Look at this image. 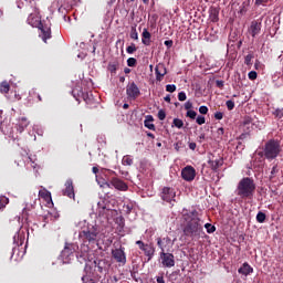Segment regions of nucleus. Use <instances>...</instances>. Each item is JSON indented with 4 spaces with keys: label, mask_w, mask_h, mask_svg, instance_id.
I'll return each instance as SVG.
<instances>
[{
    "label": "nucleus",
    "mask_w": 283,
    "mask_h": 283,
    "mask_svg": "<svg viewBox=\"0 0 283 283\" xmlns=\"http://www.w3.org/2000/svg\"><path fill=\"white\" fill-rule=\"evenodd\" d=\"M76 227L81 229L78 233L83 244H97L101 242V227L98 224L87 223L86 220L80 221Z\"/></svg>",
    "instance_id": "obj_1"
},
{
    "label": "nucleus",
    "mask_w": 283,
    "mask_h": 283,
    "mask_svg": "<svg viewBox=\"0 0 283 283\" xmlns=\"http://www.w3.org/2000/svg\"><path fill=\"white\" fill-rule=\"evenodd\" d=\"M280 151H282V146H280V142L275 139H270L265 146L263 153H259L253 158V161L251 164V169H260L262 165H264V158L268 160H275L276 156H280ZM259 156V160H258Z\"/></svg>",
    "instance_id": "obj_2"
},
{
    "label": "nucleus",
    "mask_w": 283,
    "mask_h": 283,
    "mask_svg": "<svg viewBox=\"0 0 283 283\" xmlns=\"http://www.w3.org/2000/svg\"><path fill=\"white\" fill-rule=\"evenodd\" d=\"M187 224L184 228V233L188 238H198L202 233V224L200 223V218H198L197 211L188 212L184 216Z\"/></svg>",
    "instance_id": "obj_3"
},
{
    "label": "nucleus",
    "mask_w": 283,
    "mask_h": 283,
    "mask_svg": "<svg viewBox=\"0 0 283 283\" xmlns=\"http://www.w3.org/2000/svg\"><path fill=\"white\" fill-rule=\"evenodd\" d=\"M235 193L241 200H251L255 195V181L252 178H242L235 189Z\"/></svg>",
    "instance_id": "obj_4"
},
{
    "label": "nucleus",
    "mask_w": 283,
    "mask_h": 283,
    "mask_svg": "<svg viewBox=\"0 0 283 283\" xmlns=\"http://www.w3.org/2000/svg\"><path fill=\"white\" fill-rule=\"evenodd\" d=\"M21 230H19L14 237H13V243L15 247L12 249L11 259L15 262H19V260L23 259V255H25V251L21 250L20 247H23V241L25 240V237H23Z\"/></svg>",
    "instance_id": "obj_5"
},
{
    "label": "nucleus",
    "mask_w": 283,
    "mask_h": 283,
    "mask_svg": "<svg viewBox=\"0 0 283 283\" xmlns=\"http://www.w3.org/2000/svg\"><path fill=\"white\" fill-rule=\"evenodd\" d=\"M27 22L29 25H32V28H39L42 32V40L44 43L52 36V33L50 32V28H43V23L39 19V17H35L34 14H30L27 19Z\"/></svg>",
    "instance_id": "obj_6"
},
{
    "label": "nucleus",
    "mask_w": 283,
    "mask_h": 283,
    "mask_svg": "<svg viewBox=\"0 0 283 283\" xmlns=\"http://www.w3.org/2000/svg\"><path fill=\"white\" fill-rule=\"evenodd\" d=\"M78 251V244L76 243H65L64 249L61 252V260L63 264H70L74 260V253Z\"/></svg>",
    "instance_id": "obj_7"
},
{
    "label": "nucleus",
    "mask_w": 283,
    "mask_h": 283,
    "mask_svg": "<svg viewBox=\"0 0 283 283\" xmlns=\"http://www.w3.org/2000/svg\"><path fill=\"white\" fill-rule=\"evenodd\" d=\"M112 255L113 259L122 266L127 264V254H125V248L120 247L118 249L112 250Z\"/></svg>",
    "instance_id": "obj_8"
},
{
    "label": "nucleus",
    "mask_w": 283,
    "mask_h": 283,
    "mask_svg": "<svg viewBox=\"0 0 283 283\" xmlns=\"http://www.w3.org/2000/svg\"><path fill=\"white\" fill-rule=\"evenodd\" d=\"M160 260L163 266H165L166 269H171L176 266V259L171 253L160 252Z\"/></svg>",
    "instance_id": "obj_9"
},
{
    "label": "nucleus",
    "mask_w": 283,
    "mask_h": 283,
    "mask_svg": "<svg viewBox=\"0 0 283 283\" xmlns=\"http://www.w3.org/2000/svg\"><path fill=\"white\" fill-rule=\"evenodd\" d=\"M181 178L186 180V182H192V180H196V168L192 166H186L182 168Z\"/></svg>",
    "instance_id": "obj_10"
},
{
    "label": "nucleus",
    "mask_w": 283,
    "mask_h": 283,
    "mask_svg": "<svg viewBox=\"0 0 283 283\" xmlns=\"http://www.w3.org/2000/svg\"><path fill=\"white\" fill-rule=\"evenodd\" d=\"M161 199L165 202H176V190L174 188L165 187L161 191Z\"/></svg>",
    "instance_id": "obj_11"
},
{
    "label": "nucleus",
    "mask_w": 283,
    "mask_h": 283,
    "mask_svg": "<svg viewBox=\"0 0 283 283\" xmlns=\"http://www.w3.org/2000/svg\"><path fill=\"white\" fill-rule=\"evenodd\" d=\"M107 187H114L117 191H127L129 188L125 181L118 178H112L109 182L106 184Z\"/></svg>",
    "instance_id": "obj_12"
},
{
    "label": "nucleus",
    "mask_w": 283,
    "mask_h": 283,
    "mask_svg": "<svg viewBox=\"0 0 283 283\" xmlns=\"http://www.w3.org/2000/svg\"><path fill=\"white\" fill-rule=\"evenodd\" d=\"M126 94L128 98L136 101V98L140 96V88H138V85L133 82L126 87Z\"/></svg>",
    "instance_id": "obj_13"
},
{
    "label": "nucleus",
    "mask_w": 283,
    "mask_h": 283,
    "mask_svg": "<svg viewBox=\"0 0 283 283\" xmlns=\"http://www.w3.org/2000/svg\"><path fill=\"white\" fill-rule=\"evenodd\" d=\"M248 32H249V34H251V36H253V39H255L258 36V34H260V32H262V21L253 20L251 22V25H250Z\"/></svg>",
    "instance_id": "obj_14"
},
{
    "label": "nucleus",
    "mask_w": 283,
    "mask_h": 283,
    "mask_svg": "<svg viewBox=\"0 0 283 283\" xmlns=\"http://www.w3.org/2000/svg\"><path fill=\"white\" fill-rule=\"evenodd\" d=\"M22 163L28 167V169H30V167H32V169H36L35 159L32 155L28 154V150H23L22 153Z\"/></svg>",
    "instance_id": "obj_15"
},
{
    "label": "nucleus",
    "mask_w": 283,
    "mask_h": 283,
    "mask_svg": "<svg viewBox=\"0 0 283 283\" xmlns=\"http://www.w3.org/2000/svg\"><path fill=\"white\" fill-rule=\"evenodd\" d=\"M94 264L95 269H97V273H101V275H107V271H109L107 260H96L94 261Z\"/></svg>",
    "instance_id": "obj_16"
},
{
    "label": "nucleus",
    "mask_w": 283,
    "mask_h": 283,
    "mask_svg": "<svg viewBox=\"0 0 283 283\" xmlns=\"http://www.w3.org/2000/svg\"><path fill=\"white\" fill-rule=\"evenodd\" d=\"M65 189L62 190L63 196H67V198H72L74 200V182L72 179H67L64 185Z\"/></svg>",
    "instance_id": "obj_17"
},
{
    "label": "nucleus",
    "mask_w": 283,
    "mask_h": 283,
    "mask_svg": "<svg viewBox=\"0 0 283 283\" xmlns=\"http://www.w3.org/2000/svg\"><path fill=\"white\" fill-rule=\"evenodd\" d=\"M155 74H156V81H163L165 75L167 74V67H165V64H158L155 67Z\"/></svg>",
    "instance_id": "obj_18"
},
{
    "label": "nucleus",
    "mask_w": 283,
    "mask_h": 283,
    "mask_svg": "<svg viewBox=\"0 0 283 283\" xmlns=\"http://www.w3.org/2000/svg\"><path fill=\"white\" fill-rule=\"evenodd\" d=\"M72 94H73L75 101H80V98H83V101H85V103H90V95L83 93V90L78 91L75 88L72 91Z\"/></svg>",
    "instance_id": "obj_19"
},
{
    "label": "nucleus",
    "mask_w": 283,
    "mask_h": 283,
    "mask_svg": "<svg viewBox=\"0 0 283 283\" xmlns=\"http://www.w3.org/2000/svg\"><path fill=\"white\" fill-rule=\"evenodd\" d=\"M28 125H30V122L28 120L27 117H21L18 119V124H17V130L20 134H23V132H25V128L28 127Z\"/></svg>",
    "instance_id": "obj_20"
},
{
    "label": "nucleus",
    "mask_w": 283,
    "mask_h": 283,
    "mask_svg": "<svg viewBox=\"0 0 283 283\" xmlns=\"http://www.w3.org/2000/svg\"><path fill=\"white\" fill-rule=\"evenodd\" d=\"M208 163L213 171H218V169H220V167L224 165V160L221 157L216 159H210Z\"/></svg>",
    "instance_id": "obj_21"
},
{
    "label": "nucleus",
    "mask_w": 283,
    "mask_h": 283,
    "mask_svg": "<svg viewBox=\"0 0 283 283\" xmlns=\"http://www.w3.org/2000/svg\"><path fill=\"white\" fill-rule=\"evenodd\" d=\"M254 123L251 116H245L242 122L243 132H251L253 129Z\"/></svg>",
    "instance_id": "obj_22"
},
{
    "label": "nucleus",
    "mask_w": 283,
    "mask_h": 283,
    "mask_svg": "<svg viewBox=\"0 0 283 283\" xmlns=\"http://www.w3.org/2000/svg\"><path fill=\"white\" fill-rule=\"evenodd\" d=\"M142 43L147 46L151 45V33L147 29L143 30Z\"/></svg>",
    "instance_id": "obj_23"
},
{
    "label": "nucleus",
    "mask_w": 283,
    "mask_h": 283,
    "mask_svg": "<svg viewBox=\"0 0 283 283\" xmlns=\"http://www.w3.org/2000/svg\"><path fill=\"white\" fill-rule=\"evenodd\" d=\"M238 273L247 277V275H251V273H253V269L251 265H249V263H243L242 266L238 270Z\"/></svg>",
    "instance_id": "obj_24"
},
{
    "label": "nucleus",
    "mask_w": 283,
    "mask_h": 283,
    "mask_svg": "<svg viewBox=\"0 0 283 283\" xmlns=\"http://www.w3.org/2000/svg\"><path fill=\"white\" fill-rule=\"evenodd\" d=\"M144 126L147 127V129H151V132H156V125H154V116L147 115L146 119L144 120Z\"/></svg>",
    "instance_id": "obj_25"
},
{
    "label": "nucleus",
    "mask_w": 283,
    "mask_h": 283,
    "mask_svg": "<svg viewBox=\"0 0 283 283\" xmlns=\"http://www.w3.org/2000/svg\"><path fill=\"white\" fill-rule=\"evenodd\" d=\"M171 242V239L169 237H166L164 239L158 238L157 239V247H159V249L161 250V253L164 251L165 253V247H167V244H169Z\"/></svg>",
    "instance_id": "obj_26"
},
{
    "label": "nucleus",
    "mask_w": 283,
    "mask_h": 283,
    "mask_svg": "<svg viewBox=\"0 0 283 283\" xmlns=\"http://www.w3.org/2000/svg\"><path fill=\"white\" fill-rule=\"evenodd\" d=\"M145 255L148 258V260H151L154 258V247H151L150 244H147L144 249H143Z\"/></svg>",
    "instance_id": "obj_27"
},
{
    "label": "nucleus",
    "mask_w": 283,
    "mask_h": 283,
    "mask_svg": "<svg viewBox=\"0 0 283 283\" xmlns=\"http://www.w3.org/2000/svg\"><path fill=\"white\" fill-rule=\"evenodd\" d=\"M122 165L126 167H132L134 165V158H132V156L129 155L124 156L122 159Z\"/></svg>",
    "instance_id": "obj_28"
},
{
    "label": "nucleus",
    "mask_w": 283,
    "mask_h": 283,
    "mask_svg": "<svg viewBox=\"0 0 283 283\" xmlns=\"http://www.w3.org/2000/svg\"><path fill=\"white\" fill-rule=\"evenodd\" d=\"M97 207H98L99 213H102V214H104L105 211H109V207L107 205H105L104 200L97 202Z\"/></svg>",
    "instance_id": "obj_29"
},
{
    "label": "nucleus",
    "mask_w": 283,
    "mask_h": 283,
    "mask_svg": "<svg viewBox=\"0 0 283 283\" xmlns=\"http://www.w3.org/2000/svg\"><path fill=\"white\" fill-rule=\"evenodd\" d=\"M0 92L1 94H8V92H10V84L8 83V81H3L0 84Z\"/></svg>",
    "instance_id": "obj_30"
},
{
    "label": "nucleus",
    "mask_w": 283,
    "mask_h": 283,
    "mask_svg": "<svg viewBox=\"0 0 283 283\" xmlns=\"http://www.w3.org/2000/svg\"><path fill=\"white\" fill-rule=\"evenodd\" d=\"M39 196L45 200H52V193L48 190H40Z\"/></svg>",
    "instance_id": "obj_31"
},
{
    "label": "nucleus",
    "mask_w": 283,
    "mask_h": 283,
    "mask_svg": "<svg viewBox=\"0 0 283 283\" xmlns=\"http://www.w3.org/2000/svg\"><path fill=\"white\" fill-rule=\"evenodd\" d=\"M172 127H177V129H182V127H185V122H182V119L180 118H174Z\"/></svg>",
    "instance_id": "obj_32"
},
{
    "label": "nucleus",
    "mask_w": 283,
    "mask_h": 283,
    "mask_svg": "<svg viewBox=\"0 0 283 283\" xmlns=\"http://www.w3.org/2000/svg\"><path fill=\"white\" fill-rule=\"evenodd\" d=\"M107 69L112 74H116V70H118V63L117 62H111V63H108Z\"/></svg>",
    "instance_id": "obj_33"
},
{
    "label": "nucleus",
    "mask_w": 283,
    "mask_h": 283,
    "mask_svg": "<svg viewBox=\"0 0 283 283\" xmlns=\"http://www.w3.org/2000/svg\"><path fill=\"white\" fill-rule=\"evenodd\" d=\"M266 220V213L260 211L256 214V222H259L260 224L264 223V221Z\"/></svg>",
    "instance_id": "obj_34"
},
{
    "label": "nucleus",
    "mask_w": 283,
    "mask_h": 283,
    "mask_svg": "<svg viewBox=\"0 0 283 283\" xmlns=\"http://www.w3.org/2000/svg\"><path fill=\"white\" fill-rule=\"evenodd\" d=\"M130 39H133V41H138V31L136 30V27H132L130 29Z\"/></svg>",
    "instance_id": "obj_35"
},
{
    "label": "nucleus",
    "mask_w": 283,
    "mask_h": 283,
    "mask_svg": "<svg viewBox=\"0 0 283 283\" xmlns=\"http://www.w3.org/2000/svg\"><path fill=\"white\" fill-rule=\"evenodd\" d=\"M205 229H206L207 233H216V226H213L211 223H206Z\"/></svg>",
    "instance_id": "obj_36"
},
{
    "label": "nucleus",
    "mask_w": 283,
    "mask_h": 283,
    "mask_svg": "<svg viewBox=\"0 0 283 283\" xmlns=\"http://www.w3.org/2000/svg\"><path fill=\"white\" fill-rule=\"evenodd\" d=\"M10 202V199H8V197L2 196L0 197V209L6 208V205H8Z\"/></svg>",
    "instance_id": "obj_37"
},
{
    "label": "nucleus",
    "mask_w": 283,
    "mask_h": 283,
    "mask_svg": "<svg viewBox=\"0 0 283 283\" xmlns=\"http://www.w3.org/2000/svg\"><path fill=\"white\" fill-rule=\"evenodd\" d=\"M186 116L188 118H191V120H196V116H198V113L193 109L187 111Z\"/></svg>",
    "instance_id": "obj_38"
},
{
    "label": "nucleus",
    "mask_w": 283,
    "mask_h": 283,
    "mask_svg": "<svg viewBox=\"0 0 283 283\" xmlns=\"http://www.w3.org/2000/svg\"><path fill=\"white\" fill-rule=\"evenodd\" d=\"M273 116H275V118H283V108H275V111L273 112Z\"/></svg>",
    "instance_id": "obj_39"
},
{
    "label": "nucleus",
    "mask_w": 283,
    "mask_h": 283,
    "mask_svg": "<svg viewBox=\"0 0 283 283\" xmlns=\"http://www.w3.org/2000/svg\"><path fill=\"white\" fill-rule=\"evenodd\" d=\"M116 223L118 224L119 229H125V218L123 217L117 218Z\"/></svg>",
    "instance_id": "obj_40"
},
{
    "label": "nucleus",
    "mask_w": 283,
    "mask_h": 283,
    "mask_svg": "<svg viewBox=\"0 0 283 283\" xmlns=\"http://www.w3.org/2000/svg\"><path fill=\"white\" fill-rule=\"evenodd\" d=\"M137 48L136 44L132 43L129 46L126 48L127 54H134L136 52Z\"/></svg>",
    "instance_id": "obj_41"
},
{
    "label": "nucleus",
    "mask_w": 283,
    "mask_h": 283,
    "mask_svg": "<svg viewBox=\"0 0 283 283\" xmlns=\"http://www.w3.org/2000/svg\"><path fill=\"white\" fill-rule=\"evenodd\" d=\"M196 123H197V125H205V123H207V119L205 118V116L199 115L196 118Z\"/></svg>",
    "instance_id": "obj_42"
},
{
    "label": "nucleus",
    "mask_w": 283,
    "mask_h": 283,
    "mask_svg": "<svg viewBox=\"0 0 283 283\" xmlns=\"http://www.w3.org/2000/svg\"><path fill=\"white\" fill-rule=\"evenodd\" d=\"M136 63H137L136 57H129V59L127 60V65H128V67H136Z\"/></svg>",
    "instance_id": "obj_43"
},
{
    "label": "nucleus",
    "mask_w": 283,
    "mask_h": 283,
    "mask_svg": "<svg viewBox=\"0 0 283 283\" xmlns=\"http://www.w3.org/2000/svg\"><path fill=\"white\" fill-rule=\"evenodd\" d=\"M210 20L213 22V23H217V21H218V11H212L211 13H210Z\"/></svg>",
    "instance_id": "obj_44"
},
{
    "label": "nucleus",
    "mask_w": 283,
    "mask_h": 283,
    "mask_svg": "<svg viewBox=\"0 0 283 283\" xmlns=\"http://www.w3.org/2000/svg\"><path fill=\"white\" fill-rule=\"evenodd\" d=\"M166 92H170L171 94H174V92H176V84H167Z\"/></svg>",
    "instance_id": "obj_45"
},
{
    "label": "nucleus",
    "mask_w": 283,
    "mask_h": 283,
    "mask_svg": "<svg viewBox=\"0 0 283 283\" xmlns=\"http://www.w3.org/2000/svg\"><path fill=\"white\" fill-rule=\"evenodd\" d=\"M178 101L180 102L187 101V93H185V91H181L178 93Z\"/></svg>",
    "instance_id": "obj_46"
},
{
    "label": "nucleus",
    "mask_w": 283,
    "mask_h": 283,
    "mask_svg": "<svg viewBox=\"0 0 283 283\" xmlns=\"http://www.w3.org/2000/svg\"><path fill=\"white\" fill-rule=\"evenodd\" d=\"M277 171H280V169H277V166H273L270 175V180H273L275 178V175L277 174Z\"/></svg>",
    "instance_id": "obj_47"
},
{
    "label": "nucleus",
    "mask_w": 283,
    "mask_h": 283,
    "mask_svg": "<svg viewBox=\"0 0 283 283\" xmlns=\"http://www.w3.org/2000/svg\"><path fill=\"white\" fill-rule=\"evenodd\" d=\"M226 105H227L229 112H231V109H233L235 107V102L229 99L226 102Z\"/></svg>",
    "instance_id": "obj_48"
},
{
    "label": "nucleus",
    "mask_w": 283,
    "mask_h": 283,
    "mask_svg": "<svg viewBox=\"0 0 283 283\" xmlns=\"http://www.w3.org/2000/svg\"><path fill=\"white\" fill-rule=\"evenodd\" d=\"M248 77L250 78V81H255V78H258V72L250 71Z\"/></svg>",
    "instance_id": "obj_49"
},
{
    "label": "nucleus",
    "mask_w": 283,
    "mask_h": 283,
    "mask_svg": "<svg viewBox=\"0 0 283 283\" xmlns=\"http://www.w3.org/2000/svg\"><path fill=\"white\" fill-rule=\"evenodd\" d=\"M185 109H187V112L193 109V103H191V101H187L184 105Z\"/></svg>",
    "instance_id": "obj_50"
},
{
    "label": "nucleus",
    "mask_w": 283,
    "mask_h": 283,
    "mask_svg": "<svg viewBox=\"0 0 283 283\" xmlns=\"http://www.w3.org/2000/svg\"><path fill=\"white\" fill-rule=\"evenodd\" d=\"M251 61H253V54H248L244 59L245 65H251Z\"/></svg>",
    "instance_id": "obj_51"
},
{
    "label": "nucleus",
    "mask_w": 283,
    "mask_h": 283,
    "mask_svg": "<svg viewBox=\"0 0 283 283\" xmlns=\"http://www.w3.org/2000/svg\"><path fill=\"white\" fill-rule=\"evenodd\" d=\"M158 118L159 120H165V118H167V114L165 113V111L160 109L158 112Z\"/></svg>",
    "instance_id": "obj_52"
},
{
    "label": "nucleus",
    "mask_w": 283,
    "mask_h": 283,
    "mask_svg": "<svg viewBox=\"0 0 283 283\" xmlns=\"http://www.w3.org/2000/svg\"><path fill=\"white\" fill-rule=\"evenodd\" d=\"M216 120H222L224 118V114L222 112L214 113Z\"/></svg>",
    "instance_id": "obj_53"
},
{
    "label": "nucleus",
    "mask_w": 283,
    "mask_h": 283,
    "mask_svg": "<svg viewBox=\"0 0 283 283\" xmlns=\"http://www.w3.org/2000/svg\"><path fill=\"white\" fill-rule=\"evenodd\" d=\"M199 112H200L201 114H208V113H209V107H207V106H200V107H199Z\"/></svg>",
    "instance_id": "obj_54"
},
{
    "label": "nucleus",
    "mask_w": 283,
    "mask_h": 283,
    "mask_svg": "<svg viewBox=\"0 0 283 283\" xmlns=\"http://www.w3.org/2000/svg\"><path fill=\"white\" fill-rule=\"evenodd\" d=\"M136 244L139 247L140 251H144V249L147 247V244H145L143 241H136Z\"/></svg>",
    "instance_id": "obj_55"
},
{
    "label": "nucleus",
    "mask_w": 283,
    "mask_h": 283,
    "mask_svg": "<svg viewBox=\"0 0 283 283\" xmlns=\"http://www.w3.org/2000/svg\"><path fill=\"white\" fill-rule=\"evenodd\" d=\"M271 0H255V6H263V3H269Z\"/></svg>",
    "instance_id": "obj_56"
},
{
    "label": "nucleus",
    "mask_w": 283,
    "mask_h": 283,
    "mask_svg": "<svg viewBox=\"0 0 283 283\" xmlns=\"http://www.w3.org/2000/svg\"><path fill=\"white\" fill-rule=\"evenodd\" d=\"M77 260H78V262H80L81 264H83V262L86 261L85 254H80V255H77Z\"/></svg>",
    "instance_id": "obj_57"
},
{
    "label": "nucleus",
    "mask_w": 283,
    "mask_h": 283,
    "mask_svg": "<svg viewBox=\"0 0 283 283\" xmlns=\"http://www.w3.org/2000/svg\"><path fill=\"white\" fill-rule=\"evenodd\" d=\"M164 45H166V48H171L174 45V41L172 40H166L164 42Z\"/></svg>",
    "instance_id": "obj_58"
},
{
    "label": "nucleus",
    "mask_w": 283,
    "mask_h": 283,
    "mask_svg": "<svg viewBox=\"0 0 283 283\" xmlns=\"http://www.w3.org/2000/svg\"><path fill=\"white\" fill-rule=\"evenodd\" d=\"M196 147H197L196 143H190L189 144V149H191L192 151L196 150Z\"/></svg>",
    "instance_id": "obj_59"
},
{
    "label": "nucleus",
    "mask_w": 283,
    "mask_h": 283,
    "mask_svg": "<svg viewBox=\"0 0 283 283\" xmlns=\"http://www.w3.org/2000/svg\"><path fill=\"white\" fill-rule=\"evenodd\" d=\"M217 87H224V82L223 81H217Z\"/></svg>",
    "instance_id": "obj_60"
},
{
    "label": "nucleus",
    "mask_w": 283,
    "mask_h": 283,
    "mask_svg": "<svg viewBox=\"0 0 283 283\" xmlns=\"http://www.w3.org/2000/svg\"><path fill=\"white\" fill-rule=\"evenodd\" d=\"M164 101H166V103H171V96L170 95H166L164 97Z\"/></svg>",
    "instance_id": "obj_61"
},
{
    "label": "nucleus",
    "mask_w": 283,
    "mask_h": 283,
    "mask_svg": "<svg viewBox=\"0 0 283 283\" xmlns=\"http://www.w3.org/2000/svg\"><path fill=\"white\" fill-rule=\"evenodd\" d=\"M129 72H132V69H129V67H125V69H124V73H125V74H129Z\"/></svg>",
    "instance_id": "obj_62"
},
{
    "label": "nucleus",
    "mask_w": 283,
    "mask_h": 283,
    "mask_svg": "<svg viewBox=\"0 0 283 283\" xmlns=\"http://www.w3.org/2000/svg\"><path fill=\"white\" fill-rule=\"evenodd\" d=\"M148 138H156L153 133H147Z\"/></svg>",
    "instance_id": "obj_63"
},
{
    "label": "nucleus",
    "mask_w": 283,
    "mask_h": 283,
    "mask_svg": "<svg viewBox=\"0 0 283 283\" xmlns=\"http://www.w3.org/2000/svg\"><path fill=\"white\" fill-rule=\"evenodd\" d=\"M93 174H98V168L93 167Z\"/></svg>",
    "instance_id": "obj_64"
}]
</instances>
